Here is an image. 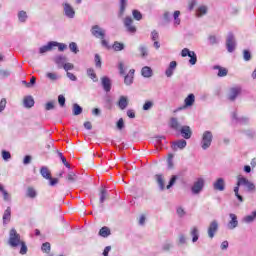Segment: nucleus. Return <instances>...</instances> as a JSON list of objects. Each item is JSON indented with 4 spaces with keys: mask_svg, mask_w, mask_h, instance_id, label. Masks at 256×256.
Wrapping results in <instances>:
<instances>
[{
    "mask_svg": "<svg viewBox=\"0 0 256 256\" xmlns=\"http://www.w3.org/2000/svg\"><path fill=\"white\" fill-rule=\"evenodd\" d=\"M121 6H120V15H123L125 13V7L127 5V0H120Z\"/></svg>",
    "mask_w": 256,
    "mask_h": 256,
    "instance_id": "obj_51",
    "label": "nucleus"
},
{
    "mask_svg": "<svg viewBox=\"0 0 256 256\" xmlns=\"http://www.w3.org/2000/svg\"><path fill=\"white\" fill-rule=\"evenodd\" d=\"M134 77H135V69H131L129 73L124 77L125 85H133Z\"/></svg>",
    "mask_w": 256,
    "mask_h": 256,
    "instance_id": "obj_16",
    "label": "nucleus"
},
{
    "mask_svg": "<svg viewBox=\"0 0 256 256\" xmlns=\"http://www.w3.org/2000/svg\"><path fill=\"white\" fill-rule=\"evenodd\" d=\"M2 195L4 197V201H11V195L9 194V192H7V190H4L2 192Z\"/></svg>",
    "mask_w": 256,
    "mask_h": 256,
    "instance_id": "obj_61",
    "label": "nucleus"
},
{
    "mask_svg": "<svg viewBox=\"0 0 256 256\" xmlns=\"http://www.w3.org/2000/svg\"><path fill=\"white\" fill-rule=\"evenodd\" d=\"M35 105V100L33 99V96H27L24 98V107L31 108Z\"/></svg>",
    "mask_w": 256,
    "mask_h": 256,
    "instance_id": "obj_27",
    "label": "nucleus"
},
{
    "mask_svg": "<svg viewBox=\"0 0 256 256\" xmlns=\"http://www.w3.org/2000/svg\"><path fill=\"white\" fill-rule=\"evenodd\" d=\"M27 196L30 197L31 199H35V197H37V192L33 188H28Z\"/></svg>",
    "mask_w": 256,
    "mask_h": 256,
    "instance_id": "obj_39",
    "label": "nucleus"
},
{
    "mask_svg": "<svg viewBox=\"0 0 256 256\" xmlns=\"http://www.w3.org/2000/svg\"><path fill=\"white\" fill-rule=\"evenodd\" d=\"M87 75L88 77H90V79H92L93 81H97V74H95V70L89 68L87 70Z\"/></svg>",
    "mask_w": 256,
    "mask_h": 256,
    "instance_id": "obj_37",
    "label": "nucleus"
},
{
    "mask_svg": "<svg viewBox=\"0 0 256 256\" xmlns=\"http://www.w3.org/2000/svg\"><path fill=\"white\" fill-rule=\"evenodd\" d=\"M132 15L134 19H136V21H141V19H143V15H141V12H139V10H133Z\"/></svg>",
    "mask_w": 256,
    "mask_h": 256,
    "instance_id": "obj_38",
    "label": "nucleus"
},
{
    "mask_svg": "<svg viewBox=\"0 0 256 256\" xmlns=\"http://www.w3.org/2000/svg\"><path fill=\"white\" fill-rule=\"evenodd\" d=\"M175 69H177V62L176 61L170 62L169 67L165 71L166 77H172L173 73H175Z\"/></svg>",
    "mask_w": 256,
    "mask_h": 256,
    "instance_id": "obj_15",
    "label": "nucleus"
},
{
    "mask_svg": "<svg viewBox=\"0 0 256 256\" xmlns=\"http://www.w3.org/2000/svg\"><path fill=\"white\" fill-rule=\"evenodd\" d=\"M59 157H60L63 165H65V167H67V169H71V165L69 164V162H67V158H65V156H63V153H59Z\"/></svg>",
    "mask_w": 256,
    "mask_h": 256,
    "instance_id": "obj_41",
    "label": "nucleus"
},
{
    "mask_svg": "<svg viewBox=\"0 0 256 256\" xmlns=\"http://www.w3.org/2000/svg\"><path fill=\"white\" fill-rule=\"evenodd\" d=\"M241 94V87H235L230 89V94L228 99L230 101H235V99H237V96H239Z\"/></svg>",
    "mask_w": 256,
    "mask_h": 256,
    "instance_id": "obj_13",
    "label": "nucleus"
},
{
    "mask_svg": "<svg viewBox=\"0 0 256 256\" xmlns=\"http://www.w3.org/2000/svg\"><path fill=\"white\" fill-rule=\"evenodd\" d=\"M42 251H44L45 253H48V251H51V244L48 242L42 244Z\"/></svg>",
    "mask_w": 256,
    "mask_h": 256,
    "instance_id": "obj_53",
    "label": "nucleus"
},
{
    "mask_svg": "<svg viewBox=\"0 0 256 256\" xmlns=\"http://www.w3.org/2000/svg\"><path fill=\"white\" fill-rule=\"evenodd\" d=\"M190 235L192 237V243H197V241H199V229H197V227L191 229Z\"/></svg>",
    "mask_w": 256,
    "mask_h": 256,
    "instance_id": "obj_23",
    "label": "nucleus"
},
{
    "mask_svg": "<svg viewBox=\"0 0 256 256\" xmlns=\"http://www.w3.org/2000/svg\"><path fill=\"white\" fill-rule=\"evenodd\" d=\"M256 218V210L253 211L250 215L245 216L242 221L244 223H253V221H255Z\"/></svg>",
    "mask_w": 256,
    "mask_h": 256,
    "instance_id": "obj_28",
    "label": "nucleus"
},
{
    "mask_svg": "<svg viewBox=\"0 0 256 256\" xmlns=\"http://www.w3.org/2000/svg\"><path fill=\"white\" fill-rule=\"evenodd\" d=\"M105 199H107V190L103 188L100 192V203H105Z\"/></svg>",
    "mask_w": 256,
    "mask_h": 256,
    "instance_id": "obj_40",
    "label": "nucleus"
},
{
    "mask_svg": "<svg viewBox=\"0 0 256 256\" xmlns=\"http://www.w3.org/2000/svg\"><path fill=\"white\" fill-rule=\"evenodd\" d=\"M214 69H218V77H225L227 76V68H222L221 66H214Z\"/></svg>",
    "mask_w": 256,
    "mask_h": 256,
    "instance_id": "obj_31",
    "label": "nucleus"
},
{
    "mask_svg": "<svg viewBox=\"0 0 256 256\" xmlns=\"http://www.w3.org/2000/svg\"><path fill=\"white\" fill-rule=\"evenodd\" d=\"M124 47L125 46L123 45V43H119V42H115L113 45L114 51H123Z\"/></svg>",
    "mask_w": 256,
    "mask_h": 256,
    "instance_id": "obj_43",
    "label": "nucleus"
},
{
    "mask_svg": "<svg viewBox=\"0 0 256 256\" xmlns=\"http://www.w3.org/2000/svg\"><path fill=\"white\" fill-rule=\"evenodd\" d=\"M124 25L128 31V33H135L137 28L133 26V19L131 17H126L124 20Z\"/></svg>",
    "mask_w": 256,
    "mask_h": 256,
    "instance_id": "obj_10",
    "label": "nucleus"
},
{
    "mask_svg": "<svg viewBox=\"0 0 256 256\" xmlns=\"http://www.w3.org/2000/svg\"><path fill=\"white\" fill-rule=\"evenodd\" d=\"M185 147H187V141L183 139L177 140L172 144V149H174V151H177V149H185Z\"/></svg>",
    "mask_w": 256,
    "mask_h": 256,
    "instance_id": "obj_17",
    "label": "nucleus"
},
{
    "mask_svg": "<svg viewBox=\"0 0 256 256\" xmlns=\"http://www.w3.org/2000/svg\"><path fill=\"white\" fill-rule=\"evenodd\" d=\"M101 81H102V87L104 91H106V93H109V91H111V79L105 76V77H102Z\"/></svg>",
    "mask_w": 256,
    "mask_h": 256,
    "instance_id": "obj_21",
    "label": "nucleus"
},
{
    "mask_svg": "<svg viewBox=\"0 0 256 256\" xmlns=\"http://www.w3.org/2000/svg\"><path fill=\"white\" fill-rule=\"evenodd\" d=\"M226 47L229 53H233L235 51V47H237V43L235 42V36L232 33L228 34L226 39Z\"/></svg>",
    "mask_w": 256,
    "mask_h": 256,
    "instance_id": "obj_6",
    "label": "nucleus"
},
{
    "mask_svg": "<svg viewBox=\"0 0 256 256\" xmlns=\"http://www.w3.org/2000/svg\"><path fill=\"white\" fill-rule=\"evenodd\" d=\"M45 109H46V111H51L52 109H55V102L50 101V102L46 103Z\"/></svg>",
    "mask_w": 256,
    "mask_h": 256,
    "instance_id": "obj_52",
    "label": "nucleus"
},
{
    "mask_svg": "<svg viewBox=\"0 0 256 256\" xmlns=\"http://www.w3.org/2000/svg\"><path fill=\"white\" fill-rule=\"evenodd\" d=\"M58 102H59L60 107H65V96L59 95Z\"/></svg>",
    "mask_w": 256,
    "mask_h": 256,
    "instance_id": "obj_60",
    "label": "nucleus"
},
{
    "mask_svg": "<svg viewBox=\"0 0 256 256\" xmlns=\"http://www.w3.org/2000/svg\"><path fill=\"white\" fill-rule=\"evenodd\" d=\"M129 105V99L127 98V96H120L119 101H118V107L119 109H121L122 111L127 109Z\"/></svg>",
    "mask_w": 256,
    "mask_h": 256,
    "instance_id": "obj_14",
    "label": "nucleus"
},
{
    "mask_svg": "<svg viewBox=\"0 0 256 256\" xmlns=\"http://www.w3.org/2000/svg\"><path fill=\"white\" fill-rule=\"evenodd\" d=\"M21 248H20V254L21 255H26L27 254V245H25V242L20 243Z\"/></svg>",
    "mask_w": 256,
    "mask_h": 256,
    "instance_id": "obj_49",
    "label": "nucleus"
},
{
    "mask_svg": "<svg viewBox=\"0 0 256 256\" xmlns=\"http://www.w3.org/2000/svg\"><path fill=\"white\" fill-rule=\"evenodd\" d=\"M179 15H181V12L179 10H176L173 15L175 25H181V19H179Z\"/></svg>",
    "mask_w": 256,
    "mask_h": 256,
    "instance_id": "obj_36",
    "label": "nucleus"
},
{
    "mask_svg": "<svg viewBox=\"0 0 256 256\" xmlns=\"http://www.w3.org/2000/svg\"><path fill=\"white\" fill-rule=\"evenodd\" d=\"M40 175H42L44 179H51V171H49V168H47L46 166H43L40 169Z\"/></svg>",
    "mask_w": 256,
    "mask_h": 256,
    "instance_id": "obj_25",
    "label": "nucleus"
},
{
    "mask_svg": "<svg viewBox=\"0 0 256 256\" xmlns=\"http://www.w3.org/2000/svg\"><path fill=\"white\" fill-rule=\"evenodd\" d=\"M217 231H219V222H217V220H213L208 226V237H210V239H213Z\"/></svg>",
    "mask_w": 256,
    "mask_h": 256,
    "instance_id": "obj_7",
    "label": "nucleus"
},
{
    "mask_svg": "<svg viewBox=\"0 0 256 256\" xmlns=\"http://www.w3.org/2000/svg\"><path fill=\"white\" fill-rule=\"evenodd\" d=\"M203 187H205V179L198 178L197 181L194 182L191 191L194 195H198V193L203 191Z\"/></svg>",
    "mask_w": 256,
    "mask_h": 256,
    "instance_id": "obj_4",
    "label": "nucleus"
},
{
    "mask_svg": "<svg viewBox=\"0 0 256 256\" xmlns=\"http://www.w3.org/2000/svg\"><path fill=\"white\" fill-rule=\"evenodd\" d=\"M151 107H153V102H151V101H146L143 105L144 111H149V109H151Z\"/></svg>",
    "mask_w": 256,
    "mask_h": 256,
    "instance_id": "obj_54",
    "label": "nucleus"
},
{
    "mask_svg": "<svg viewBox=\"0 0 256 256\" xmlns=\"http://www.w3.org/2000/svg\"><path fill=\"white\" fill-rule=\"evenodd\" d=\"M141 75H142V77L149 79V78L153 77V69H151V67H149V66H144L141 69Z\"/></svg>",
    "mask_w": 256,
    "mask_h": 256,
    "instance_id": "obj_22",
    "label": "nucleus"
},
{
    "mask_svg": "<svg viewBox=\"0 0 256 256\" xmlns=\"http://www.w3.org/2000/svg\"><path fill=\"white\" fill-rule=\"evenodd\" d=\"M139 51L142 57H147V48L145 46H140Z\"/></svg>",
    "mask_w": 256,
    "mask_h": 256,
    "instance_id": "obj_62",
    "label": "nucleus"
},
{
    "mask_svg": "<svg viewBox=\"0 0 256 256\" xmlns=\"http://www.w3.org/2000/svg\"><path fill=\"white\" fill-rule=\"evenodd\" d=\"M83 113V108L79 106V104H74L73 105V115H81Z\"/></svg>",
    "mask_w": 256,
    "mask_h": 256,
    "instance_id": "obj_34",
    "label": "nucleus"
},
{
    "mask_svg": "<svg viewBox=\"0 0 256 256\" xmlns=\"http://www.w3.org/2000/svg\"><path fill=\"white\" fill-rule=\"evenodd\" d=\"M203 15H207V6L204 5L196 10V17H203Z\"/></svg>",
    "mask_w": 256,
    "mask_h": 256,
    "instance_id": "obj_29",
    "label": "nucleus"
},
{
    "mask_svg": "<svg viewBox=\"0 0 256 256\" xmlns=\"http://www.w3.org/2000/svg\"><path fill=\"white\" fill-rule=\"evenodd\" d=\"M5 107H7V99L2 98L0 101V113H3V111H5Z\"/></svg>",
    "mask_w": 256,
    "mask_h": 256,
    "instance_id": "obj_46",
    "label": "nucleus"
},
{
    "mask_svg": "<svg viewBox=\"0 0 256 256\" xmlns=\"http://www.w3.org/2000/svg\"><path fill=\"white\" fill-rule=\"evenodd\" d=\"M213 189L215 191H225V179L218 178L213 183Z\"/></svg>",
    "mask_w": 256,
    "mask_h": 256,
    "instance_id": "obj_9",
    "label": "nucleus"
},
{
    "mask_svg": "<svg viewBox=\"0 0 256 256\" xmlns=\"http://www.w3.org/2000/svg\"><path fill=\"white\" fill-rule=\"evenodd\" d=\"M125 127V122L123 121V118H120L117 122V129L121 131Z\"/></svg>",
    "mask_w": 256,
    "mask_h": 256,
    "instance_id": "obj_58",
    "label": "nucleus"
},
{
    "mask_svg": "<svg viewBox=\"0 0 256 256\" xmlns=\"http://www.w3.org/2000/svg\"><path fill=\"white\" fill-rule=\"evenodd\" d=\"M11 221V207H8L3 214V224L7 225Z\"/></svg>",
    "mask_w": 256,
    "mask_h": 256,
    "instance_id": "obj_24",
    "label": "nucleus"
},
{
    "mask_svg": "<svg viewBox=\"0 0 256 256\" xmlns=\"http://www.w3.org/2000/svg\"><path fill=\"white\" fill-rule=\"evenodd\" d=\"M95 63H96V67H101V57L99 56V54L95 55Z\"/></svg>",
    "mask_w": 256,
    "mask_h": 256,
    "instance_id": "obj_64",
    "label": "nucleus"
},
{
    "mask_svg": "<svg viewBox=\"0 0 256 256\" xmlns=\"http://www.w3.org/2000/svg\"><path fill=\"white\" fill-rule=\"evenodd\" d=\"M118 69H119V73L120 75H123L125 73V65L123 64V62H119L118 63Z\"/></svg>",
    "mask_w": 256,
    "mask_h": 256,
    "instance_id": "obj_59",
    "label": "nucleus"
},
{
    "mask_svg": "<svg viewBox=\"0 0 256 256\" xmlns=\"http://www.w3.org/2000/svg\"><path fill=\"white\" fill-rule=\"evenodd\" d=\"M10 158H11V153L9 151L3 150L2 159H4V161H9Z\"/></svg>",
    "mask_w": 256,
    "mask_h": 256,
    "instance_id": "obj_47",
    "label": "nucleus"
},
{
    "mask_svg": "<svg viewBox=\"0 0 256 256\" xmlns=\"http://www.w3.org/2000/svg\"><path fill=\"white\" fill-rule=\"evenodd\" d=\"M23 241H21V235H19V233H17V230H15V228H12L10 230V234H9V246L10 247H19V245H21Z\"/></svg>",
    "mask_w": 256,
    "mask_h": 256,
    "instance_id": "obj_2",
    "label": "nucleus"
},
{
    "mask_svg": "<svg viewBox=\"0 0 256 256\" xmlns=\"http://www.w3.org/2000/svg\"><path fill=\"white\" fill-rule=\"evenodd\" d=\"M167 163H168V168L173 169V154H169Z\"/></svg>",
    "mask_w": 256,
    "mask_h": 256,
    "instance_id": "obj_57",
    "label": "nucleus"
},
{
    "mask_svg": "<svg viewBox=\"0 0 256 256\" xmlns=\"http://www.w3.org/2000/svg\"><path fill=\"white\" fill-rule=\"evenodd\" d=\"M163 142H165V136H158L156 138L157 145H163Z\"/></svg>",
    "mask_w": 256,
    "mask_h": 256,
    "instance_id": "obj_63",
    "label": "nucleus"
},
{
    "mask_svg": "<svg viewBox=\"0 0 256 256\" xmlns=\"http://www.w3.org/2000/svg\"><path fill=\"white\" fill-rule=\"evenodd\" d=\"M182 57H190V65H196L197 63V54L194 51H190L188 48H184L181 51Z\"/></svg>",
    "mask_w": 256,
    "mask_h": 256,
    "instance_id": "obj_5",
    "label": "nucleus"
},
{
    "mask_svg": "<svg viewBox=\"0 0 256 256\" xmlns=\"http://www.w3.org/2000/svg\"><path fill=\"white\" fill-rule=\"evenodd\" d=\"M48 181H49L50 187H55V185H57V183H59L58 178H52L51 176H50V178H48Z\"/></svg>",
    "mask_w": 256,
    "mask_h": 256,
    "instance_id": "obj_48",
    "label": "nucleus"
},
{
    "mask_svg": "<svg viewBox=\"0 0 256 256\" xmlns=\"http://www.w3.org/2000/svg\"><path fill=\"white\" fill-rule=\"evenodd\" d=\"M67 180L70 182V183H73V181H76L77 180V175H75V173L73 172H70L67 176Z\"/></svg>",
    "mask_w": 256,
    "mask_h": 256,
    "instance_id": "obj_50",
    "label": "nucleus"
},
{
    "mask_svg": "<svg viewBox=\"0 0 256 256\" xmlns=\"http://www.w3.org/2000/svg\"><path fill=\"white\" fill-rule=\"evenodd\" d=\"M91 33L97 39H105V30L99 27V25L93 26L91 29Z\"/></svg>",
    "mask_w": 256,
    "mask_h": 256,
    "instance_id": "obj_8",
    "label": "nucleus"
},
{
    "mask_svg": "<svg viewBox=\"0 0 256 256\" xmlns=\"http://www.w3.org/2000/svg\"><path fill=\"white\" fill-rule=\"evenodd\" d=\"M213 141V134L211 131H205L202 136L201 147L206 150L211 147V143Z\"/></svg>",
    "mask_w": 256,
    "mask_h": 256,
    "instance_id": "obj_3",
    "label": "nucleus"
},
{
    "mask_svg": "<svg viewBox=\"0 0 256 256\" xmlns=\"http://www.w3.org/2000/svg\"><path fill=\"white\" fill-rule=\"evenodd\" d=\"M18 19L21 23H25V21H27V12L25 11H20L18 13Z\"/></svg>",
    "mask_w": 256,
    "mask_h": 256,
    "instance_id": "obj_35",
    "label": "nucleus"
},
{
    "mask_svg": "<svg viewBox=\"0 0 256 256\" xmlns=\"http://www.w3.org/2000/svg\"><path fill=\"white\" fill-rule=\"evenodd\" d=\"M180 133L184 139H191V135L193 134L189 126H183L180 128Z\"/></svg>",
    "mask_w": 256,
    "mask_h": 256,
    "instance_id": "obj_18",
    "label": "nucleus"
},
{
    "mask_svg": "<svg viewBox=\"0 0 256 256\" xmlns=\"http://www.w3.org/2000/svg\"><path fill=\"white\" fill-rule=\"evenodd\" d=\"M46 77H48V79H50L51 81H57L59 79V76H57L56 73H51V72H48L46 74Z\"/></svg>",
    "mask_w": 256,
    "mask_h": 256,
    "instance_id": "obj_45",
    "label": "nucleus"
},
{
    "mask_svg": "<svg viewBox=\"0 0 256 256\" xmlns=\"http://www.w3.org/2000/svg\"><path fill=\"white\" fill-rule=\"evenodd\" d=\"M244 186L247 188V191L249 193L255 191V184H253V182L247 180V178L243 177V176H238L237 177V184L234 187V194L235 197H237L238 201H240L241 203H243V196H241L239 194V187Z\"/></svg>",
    "mask_w": 256,
    "mask_h": 256,
    "instance_id": "obj_1",
    "label": "nucleus"
},
{
    "mask_svg": "<svg viewBox=\"0 0 256 256\" xmlns=\"http://www.w3.org/2000/svg\"><path fill=\"white\" fill-rule=\"evenodd\" d=\"M229 217L231 220L228 222V229H231V230L236 229V227H238L239 225V221L237 220V215L230 213Z\"/></svg>",
    "mask_w": 256,
    "mask_h": 256,
    "instance_id": "obj_12",
    "label": "nucleus"
},
{
    "mask_svg": "<svg viewBox=\"0 0 256 256\" xmlns=\"http://www.w3.org/2000/svg\"><path fill=\"white\" fill-rule=\"evenodd\" d=\"M111 235V230L107 227H102L99 231L100 237H109Z\"/></svg>",
    "mask_w": 256,
    "mask_h": 256,
    "instance_id": "obj_30",
    "label": "nucleus"
},
{
    "mask_svg": "<svg viewBox=\"0 0 256 256\" xmlns=\"http://www.w3.org/2000/svg\"><path fill=\"white\" fill-rule=\"evenodd\" d=\"M170 126L172 129H174L175 131H179L180 126H179V122L176 120V118H171L170 120Z\"/></svg>",
    "mask_w": 256,
    "mask_h": 256,
    "instance_id": "obj_33",
    "label": "nucleus"
},
{
    "mask_svg": "<svg viewBox=\"0 0 256 256\" xmlns=\"http://www.w3.org/2000/svg\"><path fill=\"white\" fill-rule=\"evenodd\" d=\"M54 62L56 63V65H58V68L61 69V67H64L67 63V57L63 55L56 56L54 58Z\"/></svg>",
    "mask_w": 256,
    "mask_h": 256,
    "instance_id": "obj_19",
    "label": "nucleus"
},
{
    "mask_svg": "<svg viewBox=\"0 0 256 256\" xmlns=\"http://www.w3.org/2000/svg\"><path fill=\"white\" fill-rule=\"evenodd\" d=\"M64 13L69 19H73V17H75V10L69 3H64Z\"/></svg>",
    "mask_w": 256,
    "mask_h": 256,
    "instance_id": "obj_11",
    "label": "nucleus"
},
{
    "mask_svg": "<svg viewBox=\"0 0 256 256\" xmlns=\"http://www.w3.org/2000/svg\"><path fill=\"white\" fill-rule=\"evenodd\" d=\"M156 179L161 191H163V189H165V180L163 179V175H156Z\"/></svg>",
    "mask_w": 256,
    "mask_h": 256,
    "instance_id": "obj_32",
    "label": "nucleus"
},
{
    "mask_svg": "<svg viewBox=\"0 0 256 256\" xmlns=\"http://www.w3.org/2000/svg\"><path fill=\"white\" fill-rule=\"evenodd\" d=\"M56 45H57V42L55 41L48 42L47 45L40 47L39 53L41 54L47 53V51H51V49H53V47H55Z\"/></svg>",
    "mask_w": 256,
    "mask_h": 256,
    "instance_id": "obj_20",
    "label": "nucleus"
},
{
    "mask_svg": "<svg viewBox=\"0 0 256 256\" xmlns=\"http://www.w3.org/2000/svg\"><path fill=\"white\" fill-rule=\"evenodd\" d=\"M69 49L70 51H72V53H75V54H77V52L79 51V48L77 47V43L75 42H71L69 44Z\"/></svg>",
    "mask_w": 256,
    "mask_h": 256,
    "instance_id": "obj_42",
    "label": "nucleus"
},
{
    "mask_svg": "<svg viewBox=\"0 0 256 256\" xmlns=\"http://www.w3.org/2000/svg\"><path fill=\"white\" fill-rule=\"evenodd\" d=\"M185 107H192L193 103H195V95L189 94L188 97L184 100Z\"/></svg>",
    "mask_w": 256,
    "mask_h": 256,
    "instance_id": "obj_26",
    "label": "nucleus"
},
{
    "mask_svg": "<svg viewBox=\"0 0 256 256\" xmlns=\"http://www.w3.org/2000/svg\"><path fill=\"white\" fill-rule=\"evenodd\" d=\"M63 69L67 72V73H69V71H71V70H73V69H75V65H73L72 63H65L64 64V66H63Z\"/></svg>",
    "mask_w": 256,
    "mask_h": 256,
    "instance_id": "obj_44",
    "label": "nucleus"
},
{
    "mask_svg": "<svg viewBox=\"0 0 256 256\" xmlns=\"http://www.w3.org/2000/svg\"><path fill=\"white\" fill-rule=\"evenodd\" d=\"M243 57L245 61H251V52H249L248 50H244Z\"/></svg>",
    "mask_w": 256,
    "mask_h": 256,
    "instance_id": "obj_56",
    "label": "nucleus"
},
{
    "mask_svg": "<svg viewBox=\"0 0 256 256\" xmlns=\"http://www.w3.org/2000/svg\"><path fill=\"white\" fill-rule=\"evenodd\" d=\"M179 243L180 245H187V237L185 235L180 234L179 235Z\"/></svg>",
    "mask_w": 256,
    "mask_h": 256,
    "instance_id": "obj_55",
    "label": "nucleus"
}]
</instances>
